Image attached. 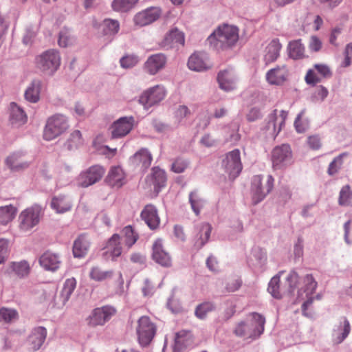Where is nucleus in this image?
<instances>
[{"instance_id": "obj_45", "label": "nucleus", "mask_w": 352, "mask_h": 352, "mask_svg": "<svg viewBox=\"0 0 352 352\" xmlns=\"http://www.w3.org/2000/svg\"><path fill=\"white\" fill-rule=\"evenodd\" d=\"M113 274V271L112 270L103 271L98 267H94L91 268L89 276L95 281H104L111 278Z\"/></svg>"}, {"instance_id": "obj_64", "label": "nucleus", "mask_w": 352, "mask_h": 352, "mask_svg": "<svg viewBox=\"0 0 352 352\" xmlns=\"http://www.w3.org/2000/svg\"><path fill=\"white\" fill-rule=\"evenodd\" d=\"M206 265L211 272H217L219 271V263L216 258L213 256H210L207 258Z\"/></svg>"}, {"instance_id": "obj_60", "label": "nucleus", "mask_w": 352, "mask_h": 352, "mask_svg": "<svg viewBox=\"0 0 352 352\" xmlns=\"http://www.w3.org/2000/svg\"><path fill=\"white\" fill-rule=\"evenodd\" d=\"M342 32V28L340 26H336L331 29V33L329 35V43L334 45L338 46V44L337 43V38L341 34Z\"/></svg>"}, {"instance_id": "obj_4", "label": "nucleus", "mask_w": 352, "mask_h": 352, "mask_svg": "<svg viewBox=\"0 0 352 352\" xmlns=\"http://www.w3.org/2000/svg\"><path fill=\"white\" fill-rule=\"evenodd\" d=\"M68 129V122L65 116L56 114L47 120L43 131V138L50 141L54 140Z\"/></svg>"}, {"instance_id": "obj_16", "label": "nucleus", "mask_w": 352, "mask_h": 352, "mask_svg": "<svg viewBox=\"0 0 352 352\" xmlns=\"http://www.w3.org/2000/svg\"><path fill=\"white\" fill-rule=\"evenodd\" d=\"M166 57L163 54L150 56L144 64V70L150 75H155L164 68Z\"/></svg>"}, {"instance_id": "obj_61", "label": "nucleus", "mask_w": 352, "mask_h": 352, "mask_svg": "<svg viewBox=\"0 0 352 352\" xmlns=\"http://www.w3.org/2000/svg\"><path fill=\"white\" fill-rule=\"evenodd\" d=\"M309 47L313 52H318L322 47L320 39L316 36H311L309 43Z\"/></svg>"}, {"instance_id": "obj_27", "label": "nucleus", "mask_w": 352, "mask_h": 352, "mask_svg": "<svg viewBox=\"0 0 352 352\" xmlns=\"http://www.w3.org/2000/svg\"><path fill=\"white\" fill-rule=\"evenodd\" d=\"M188 66L190 69L197 72L204 71L210 67L206 55L203 53L192 54L188 59Z\"/></svg>"}, {"instance_id": "obj_17", "label": "nucleus", "mask_w": 352, "mask_h": 352, "mask_svg": "<svg viewBox=\"0 0 352 352\" xmlns=\"http://www.w3.org/2000/svg\"><path fill=\"white\" fill-rule=\"evenodd\" d=\"M161 10L156 7H151L138 12L134 17V23L137 25L145 26L155 21L160 16Z\"/></svg>"}, {"instance_id": "obj_63", "label": "nucleus", "mask_w": 352, "mask_h": 352, "mask_svg": "<svg viewBox=\"0 0 352 352\" xmlns=\"http://www.w3.org/2000/svg\"><path fill=\"white\" fill-rule=\"evenodd\" d=\"M305 283L306 284L307 290L310 291L313 293L317 287V282L314 280V277L311 274H307L305 277Z\"/></svg>"}, {"instance_id": "obj_10", "label": "nucleus", "mask_w": 352, "mask_h": 352, "mask_svg": "<svg viewBox=\"0 0 352 352\" xmlns=\"http://www.w3.org/2000/svg\"><path fill=\"white\" fill-rule=\"evenodd\" d=\"M332 76V71L326 64H315L312 69H309L305 77L308 85H315L322 79L329 78Z\"/></svg>"}, {"instance_id": "obj_42", "label": "nucleus", "mask_w": 352, "mask_h": 352, "mask_svg": "<svg viewBox=\"0 0 352 352\" xmlns=\"http://www.w3.org/2000/svg\"><path fill=\"white\" fill-rule=\"evenodd\" d=\"M10 270L19 277H24L29 274L30 267L27 261L12 262L10 263Z\"/></svg>"}, {"instance_id": "obj_15", "label": "nucleus", "mask_w": 352, "mask_h": 352, "mask_svg": "<svg viewBox=\"0 0 352 352\" xmlns=\"http://www.w3.org/2000/svg\"><path fill=\"white\" fill-rule=\"evenodd\" d=\"M104 250V256L105 259L116 261L122 252L120 236L118 234H113L108 240Z\"/></svg>"}, {"instance_id": "obj_33", "label": "nucleus", "mask_w": 352, "mask_h": 352, "mask_svg": "<svg viewBox=\"0 0 352 352\" xmlns=\"http://www.w3.org/2000/svg\"><path fill=\"white\" fill-rule=\"evenodd\" d=\"M89 248V242L84 234L80 235L74 243L73 254L75 257L81 258L85 256Z\"/></svg>"}, {"instance_id": "obj_13", "label": "nucleus", "mask_w": 352, "mask_h": 352, "mask_svg": "<svg viewBox=\"0 0 352 352\" xmlns=\"http://www.w3.org/2000/svg\"><path fill=\"white\" fill-rule=\"evenodd\" d=\"M116 309L110 306L96 308L87 319V323L91 327L103 325L116 314Z\"/></svg>"}, {"instance_id": "obj_30", "label": "nucleus", "mask_w": 352, "mask_h": 352, "mask_svg": "<svg viewBox=\"0 0 352 352\" xmlns=\"http://www.w3.org/2000/svg\"><path fill=\"white\" fill-rule=\"evenodd\" d=\"M42 88V81L34 79L25 91V98L28 101L36 103L40 100V93Z\"/></svg>"}, {"instance_id": "obj_50", "label": "nucleus", "mask_w": 352, "mask_h": 352, "mask_svg": "<svg viewBox=\"0 0 352 352\" xmlns=\"http://www.w3.org/2000/svg\"><path fill=\"white\" fill-rule=\"evenodd\" d=\"M280 277L278 276H274L270 281L267 290L272 296L276 298H280L282 296L280 291Z\"/></svg>"}, {"instance_id": "obj_8", "label": "nucleus", "mask_w": 352, "mask_h": 352, "mask_svg": "<svg viewBox=\"0 0 352 352\" xmlns=\"http://www.w3.org/2000/svg\"><path fill=\"white\" fill-rule=\"evenodd\" d=\"M222 166L230 179L239 176L243 168L240 151L236 148L228 152L222 161Z\"/></svg>"}, {"instance_id": "obj_51", "label": "nucleus", "mask_w": 352, "mask_h": 352, "mask_svg": "<svg viewBox=\"0 0 352 352\" xmlns=\"http://www.w3.org/2000/svg\"><path fill=\"white\" fill-rule=\"evenodd\" d=\"M214 309V306L212 302H206L198 305L195 309V315L200 319L206 318V315Z\"/></svg>"}, {"instance_id": "obj_52", "label": "nucleus", "mask_w": 352, "mask_h": 352, "mask_svg": "<svg viewBox=\"0 0 352 352\" xmlns=\"http://www.w3.org/2000/svg\"><path fill=\"white\" fill-rule=\"evenodd\" d=\"M74 38L68 29H63L59 33L58 45L60 47H66L73 43Z\"/></svg>"}, {"instance_id": "obj_57", "label": "nucleus", "mask_w": 352, "mask_h": 352, "mask_svg": "<svg viewBox=\"0 0 352 352\" xmlns=\"http://www.w3.org/2000/svg\"><path fill=\"white\" fill-rule=\"evenodd\" d=\"M298 275L295 272H291L287 277V283L289 286L288 292H292L294 289L297 287L298 283Z\"/></svg>"}, {"instance_id": "obj_32", "label": "nucleus", "mask_w": 352, "mask_h": 352, "mask_svg": "<svg viewBox=\"0 0 352 352\" xmlns=\"http://www.w3.org/2000/svg\"><path fill=\"white\" fill-rule=\"evenodd\" d=\"M51 207L57 213H65L72 209V204L71 200L63 195L54 197L51 201Z\"/></svg>"}, {"instance_id": "obj_37", "label": "nucleus", "mask_w": 352, "mask_h": 352, "mask_svg": "<svg viewBox=\"0 0 352 352\" xmlns=\"http://www.w3.org/2000/svg\"><path fill=\"white\" fill-rule=\"evenodd\" d=\"M16 214V208L12 205L0 207V225H7L11 222Z\"/></svg>"}, {"instance_id": "obj_46", "label": "nucleus", "mask_w": 352, "mask_h": 352, "mask_svg": "<svg viewBox=\"0 0 352 352\" xmlns=\"http://www.w3.org/2000/svg\"><path fill=\"white\" fill-rule=\"evenodd\" d=\"M287 117V112L285 111H280L278 113L277 110H274V114L272 116V124L274 126V130L275 132L278 133L282 127L285 124V121Z\"/></svg>"}, {"instance_id": "obj_36", "label": "nucleus", "mask_w": 352, "mask_h": 352, "mask_svg": "<svg viewBox=\"0 0 352 352\" xmlns=\"http://www.w3.org/2000/svg\"><path fill=\"white\" fill-rule=\"evenodd\" d=\"M76 286V280L74 278L67 279L64 283L63 287L59 296L60 302H57V304L60 305H65L74 291Z\"/></svg>"}, {"instance_id": "obj_53", "label": "nucleus", "mask_w": 352, "mask_h": 352, "mask_svg": "<svg viewBox=\"0 0 352 352\" xmlns=\"http://www.w3.org/2000/svg\"><path fill=\"white\" fill-rule=\"evenodd\" d=\"M351 199L352 192L350 186L349 185L343 186L340 192L338 199L339 204L341 206H347L349 204Z\"/></svg>"}, {"instance_id": "obj_34", "label": "nucleus", "mask_w": 352, "mask_h": 352, "mask_svg": "<svg viewBox=\"0 0 352 352\" xmlns=\"http://www.w3.org/2000/svg\"><path fill=\"white\" fill-rule=\"evenodd\" d=\"M282 45L278 38H274L267 45L264 56L267 63L275 61L279 56Z\"/></svg>"}, {"instance_id": "obj_7", "label": "nucleus", "mask_w": 352, "mask_h": 352, "mask_svg": "<svg viewBox=\"0 0 352 352\" xmlns=\"http://www.w3.org/2000/svg\"><path fill=\"white\" fill-rule=\"evenodd\" d=\"M43 216L42 208L38 205H34L23 210L19 217V228L23 231H28L38 224Z\"/></svg>"}, {"instance_id": "obj_1", "label": "nucleus", "mask_w": 352, "mask_h": 352, "mask_svg": "<svg viewBox=\"0 0 352 352\" xmlns=\"http://www.w3.org/2000/svg\"><path fill=\"white\" fill-rule=\"evenodd\" d=\"M238 40V28L226 24L219 26L208 38L210 45L217 50H227L235 45Z\"/></svg>"}, {"instance_id": "obj_38", "label": "nucleus", "mask_w": 352, "mask_h": 352, "mask_svg": "<svg viewBox=\"0 0 352 352\" xmlns=\"http://www.w3.org/2000/svg\"><path fill=\"white\" fill-rule=\"evenodd\" d=\"M100 27L104 35L114 36L120 30V23L117 20L106 19L100 24Z\"/></svg>"}, {"instance_id": "obj_19", "label": "nucleus", "mask_w": 352, "mask_h": 352, "mask_svg": "<svg viewBox=\"0 0 352 352\" xmlns=\"http://www.w3.org/2000/svg\"><path fill=\"white\" fill-rule=\"evenodd\" d=\"M140 217L151 230H155L160 226V219L157 210L152 204H148L144 208Z\"/></svg>"}, {"instance_id": "obj_44", "label": "nucleus", "mask_w": 352, "mask_h": 352, "mask_svg": "<svg viewBox=\"0 0 352 352\" xmlns=\"http://www.w3.org/2000/svg\"><path fill=\"white\" fill-rule=\"evenodd\" d=\"M189 335L187 331H181L175 334V344L173 346L174 352H180L185 348L188 342Z\"/></svg>"}, {"instance_id": "obj_40", "label": "nucleus", "mask_w": 352, "mask_h": 352, "mask_svg": "<svg viewBox=\"0 0 352 352\" xmlns=\"http://www.w3.org/2000/svg\"><path fill=\"white\" fill-rule=\"evenodd\" d=\"M7 165L12 170H19L28 167V164L19 153H13L6 159Z\"/></svg>"}, {"instance_id": "obj_55", "label": "nucleus", "mask_w": 352, "mask_h": 352, "mask_svg": "<svg viewBox=\"0 0 352 352\" xmlns=\"http://www.w3.org/2000/svg\"><path fill=\"white\" fill-rule=\"evenodd\" d=\"M241 285V281L238 278H230L226 280V291L228 292H234L239 289Z\"/></svg>"}, {"instance_id": "obj_62", "label": "nucleus", "mask_w": 352, "mask_h": 352, "mask_svg": "<svg viewBox=\"0 0 352 352\" xmlns=\"http://www.w3.org/2000/svg\"><path fill=\"white\" fill-rule=\"evenodd\" d=\"M309 146L314 150H318L321 147L320 138L318 135H311L307 139Z\"/></svg>"}, {"instance_id": "obj_24", "label": "nucleus", "mask_w": 352, "mask_h": 352, "mask_svg": "<svg viewBox=\"0 0 352 352\" xmlns=\"http://www.w3.org/2000/svg\"><path fill=\"white\" fill-rule=\"evenodd\" d=\"M153 160L151 153L146 148H142L136 152L131 158V163L136 167L147 169Z\"/></svg>"}, {"instance_id": "obj_29", "label": "nucleus", "mask_w": 352, "mask_h": 352, "mask_svg": "<svg viewBox=\"0 0 352 352\" xmlns=\"http://www.w3.org/2000/svg\"><path fill=\"white\" fill-rule=\"evenodd\" d=\"M147 179L149 182H151V184L153 186L154 190L157 193L160 191L162 188L166 186V173L158 167H154L152 168V173Z\"/></svg>"}, {"instance_id": "obj_49", "label": "nucleus", "mask_w": 352, "mask_h": 352, "mask_svg": "<svg viewBox=\"0 0 352 352\" xmlns=\"http://www.w3.org/2000/svg\"><path fill=\"white\" fill-rule=\"evenodd\" d=\"M348 153H342L340 154L338 156L335 157L333 160L330 163L327 173L329 175H333L336 173L338 172V170L340 169L342 163H343V158L344 157H347Z\"/></svg>"}, {"instance_id": "obj_54", "label": "nucleus", "mask_w": 352, "mask_h": 352, "mask_svg": "<svg viewBox=\"0 0 352 352\" xmlns=\"http://www.w3.org/2000/svg\"><path fill=\"white\" fill-rule=\"evenodd\" d=\"M9 240L0 239V264L3 263L8 256Z\"/></svg>"}, {"instance_id": "obj_21", "label": "nucleus", "mask_w": 352, "mask_h": 352, "mask_svg": "<svg viewBox=\"0 0 352 352\" xmlns=\"http://www.w3.org/2000/svg\"><path fill=\"white\" fill-rule=\"evenodd\" d=\"M105 181L110 186L119 188L126 183L125 173L119 166L111 167Z\"/></svg>"}, {"instance_id": "obj_56", "label": "nucleus", "mask_w": 352, "mask_h": 352, "mask_svg": "<svg viewBox=\"0 0 352 352\" xmlns=\"http://www.w3.org/2000/svg\"><path fill=\"white\" fill-rule=\"evenodd\" d=\"M138 62V58L134 55H129L122 57L120 60V65L124 68H129L135 66Z\"/></svg>"}, {"instance_id": "obj_18", "label": "nucleus", "mask_w": 352, "mask_h": 352, "mask_svg": "<svg viewBox=\"0 0 352 352\" xmlns=\"http://www.w3.org/2000/svg\"><path fill=\"white\" fill-rule=\"evenodd\" d=\"M153 260L164 267H170L172 263L171 257L164 248L162 239H157L153 245Z\"/></svg>"}, {"instance_id": "obj_31", "label": "nucleus", "mask_w": 352, "mask_h": 352, "mask_svg": "<svg viewBox=\"0 0 352 352\" xmlns=\"http://www.w3.org/2000/svg\"><path fill=\"white\" fill-rule=\"evenodd\" d=\"M28 118L23 110L16 103L10 104V121L12 125L21 126L27 122Z\"/></svg>"}, {"instance_id": "obj_35", "label": "nucleus", "mask_w": 352, "mask_h": 352, "mask_svg": "<svg viewBox=\"0 0 352 352\" xmlns=\"http://www.w3.org/2000/svg\"><path fill=\"white\" fill-rule=\"evenodd\" d=\"M351 326L349 320L346 317H342L340 325L333 330L336 336L335 342L341 343L349 336Z\"/></svg>"}, {"instance_id": "obj_48", "label": "nucleus", "mask_w": 352, "mask_h": 352, "mask_svg": "<svg viewBox=\"0 0 352 352\" xmlns=\"http://www.w3.org/2000/svg\"><path fill=\"white\" fill-rule=\"evenodd\" d=\"M18 318V312L13 309L2 307L0 309V322L10 323Z\"/></svg>"}, {"instance_id": "obj_5", "label": "nucleus", "mask_w": 352, "mask_h": 352, "mask_svg": "<svg viewBox=\"0 0 352 352\" xmlns=\"http://www.w3.org/2000/svg\"><path fill=\"white\" fill-rule=\"evenodd\" d=\"M274 179L272 176L267 175L263 179L261 175H255L252 179V195L254 204L262 201L273 188Z\"/></svg>"}, {"instance_id": "obj_59", "label": "nucleus", "mask_w": 352, "mask_h": 352, "mask_svg": "<svg viewBox=\"0 0 352 352\" xmlns=\"http://www.w3.org/2000/svg\"><path fill=\"white\" fill-rule=\"evenodd\" d=\"M190 114V111L186 106H179L175 112V117L181 122L184 118L188 117Z\"/></svg>"}, {"instance_id": "obj_14", "label": "nucleus", "mask_w": 352, "mask_h": 352, "mask_svg": "<svg viewBox=\"0 0 352 352\" xmlns=\"http://www.w3.org/2000/svg\"><path fill=\"white\" fill-rule=\"evenodd\" d=\"M133 117H122L114 122L110 127L112 138H120L126 136L133 126Z\"/></svg>"}, {"instance_id": "obj_28", "label": "nucleus", "mask_w": 352, "mask_h": 352, "mask_svg": "<svg viewBox=\"0 0 352 352\" xmlns=\"http://www.w3.org/2000/svg\"><path fill=\"white\" fill-rule=\"evenodd\" d=\"M219 87L226 91L233 90L236 87L234 73L230 69L221 71L217 76Z\"/></svg>"}, {"instance_id": "obj_25", "label": "nucleus", "mask_w": 352, "mask_h": 352, "mask_svg": "<svg viewBox=\"0 0 352 352\" xmlns=\"http://www.w3.org/2000/svg\"><path fill=\"white\" fill-rule=\"evenodd\" d=\"M39 263L46 270L54 272L59 268L61 261L58 254L47 251L41 255Z\"/></svg>"}, {"instance_id": "obj_12", "label": "nucleus", "mask_w": 352, "mask_h": 352, "mask_svg": "<svg viewBox=\"0 0 352 352\" xmlns=\"http://www.w3.org/2000/svg\"><path fill=\"white\" fill-rule=\"evenodd\" d=\"M292 158V151L288 144L277 146L272 151L271 160L274 170L282 168Z\"/></svg>"}, {"instance_id": "obj_20", "label": "nucleus", "mask_w": 352, "mask_h": 352, "mask_svg": "<svg viewBox=\"0 0 352 352\" xmlns=\"http://www.w3.org/2000/svg\"><path fill=\"white\" fill-rule=\"evenodd\" d=\"M288 74L287 67L283 65L269 70L266 74V79L271 85H280L286 81Z\"/></svg>"}, {"instance_id": "obj_2", "label": "nucleus", "mask_w": 352, "mask_h": 352, "mask_svg": "<svg viewBox=\"0 0 352 352\" xmlns=\"http://www.w3.org/2000/svg\"><path fill=\"white\" fill-rule=\"evenodd\" d=\"M250 317L246 322H241L236 325L234 331L236 336L255 339L263 333L265 323V318L257 313L251 314Z\"/></svg>"}, {"instance_id": "obj_41", "label": "nucleus", "mask_w": 352, "mask_h": 352, "mask_svg": "<svg viewBox=\"0 0 352 352\" xmlns=\"http://www.w3.org/2000/svg\"><path fill=\"white\" fill-rule=\"evenodd\" d=\"M121 233L124 238V244L128 249L131 248L138 239V233L135 232L131 226L124 227Z\"/></svg>"}, {"instance_id": "obj_22", "label": "nucleus", "mask_w": 352, "mask_h": 352, "mask_svg": "<svg viewBox=\"0 0 352 352\" xmlns=\"http://www.w3.org/2000/svg\"><path fill=\"white\" fill-rule=\"evenodd\" d=\"M47 334V331L45 327H37L34 328L28 339L30 349L33 351L38 350L44 343Z\"/></svg>"}, {"instance_id": "obj_26", "label": "nucleus", "mask_w": 352, "mask_h": 352, "mask_svg": "<svg viewBox=\"0 0 352 352\" xmlns=\"http://www.w3.org/2000/svg\"><path fill=\"white\" fill-rule=\"evenodd\" d=\"M195 229L197 234L195 239V246L199 249L208 241L212 227L208 223H202L197 225Z\"/></svg>"}, {"instance_id": "obj_43", "label": "nucleus", "mask_w": 352, "mask_h": 352, "mask_svg": "<svg viewBox=\"0 0 352 352\" xmlns=\"http://www.w3.org/2000/svg\"><path fill=\"white\" fill-rule=\"evenodd\" d=\"M139 0H113L111 7L114 11L125 12L132 9Z\"/></svg>"}, {"instance_id": "obj_11", "label": "nucleus", "mask_w": 352, "mask_h": 352, "mask_svg": "<svg viewBox=\"0 0 352 352\" xmlns=\"http://www.w3.org/2000/svg\"><path fill=\"white\" fill-rule=\"evenodd\" d=\"M166 96V91L162 86L156 85L148 89L140 96L139 102L145 109H148L153 105L162 101Z\"/></svg>"}, {"instance_id": "obj_58", "label": "nucleus", "mask_w": 352, "mask_h": 352, "mask_svg": "<svg viewBox=\"0 0 352 352\" xmlns=\"http://www.w3.org/2000/svg\"><path fill=\"white\" fill-rule=\"evenodd\" d=\"M188 166V162L181 158L177 159L172 164L171 170L177 173L184 172Z\"/></svg>"}, {"instance_id": "obj_47", "label": "nucleus", "mask_w": 352, "mask_h": 352, "mask_svg": "<svg viewBox=\"0 0 352 352\" xmlns=\"http://www.w3.org/2000/svg\"><path fill=\"white\" fill-rule=\"evenodd\" d=\"M189 201L192 207V209L195 213L198 215L199 214L201 208L204 205V199L199 196L198 192L195 190L191 192L189 195Z\"/></svg>"}, {"instance_id": "obj_6", "label": "nucleus", "mask_w": 352, "mask_h": 352, "mask_svg": "<svg viewBox=\"0 0 352 352\" xmlns=\"http://www.w3.org/2000/svg\"><path fill=\"white\" fill-rule=\"evenodd\" d=\"M157 331L156 325L148 316H142L138 321L136 333L140 344L148 345L154 338Z\"/></svg>"}, {"instance_id": "obj_3", "label": "nucleus", "mask_w": 352, "mask_h": 352, "mask_svg": "<svg viewBox=\"0 0 352 352\" xmlns=\"http://www.w3.org/2000/svg\"><path fill=\"white\" fill-rule=\"evenodd\" d=\"M60 60V56L57 50H48L36 57L35 65L43 74L53 76L59 69Z\"/></svg>"}, {"instance_id": "obj_39", "label": "nucleus", "mask_w": 352, "mask_h": 352, "mask_svg": "<svg viewBox=\"0 0 352 352\" xmlns=\"http://www.w3.org/2000/svg\"><path fill=\"white\" fill-rule=\"evenodd\" d=\"M288 51L289 56L293 59H300L305 56V47L301 43V40L289 42Z\"/></svg>"}, {"instance_id": "obj_23", "label": "nucleus", "mask_w": 352, "mask_h": 352, "mask_svg": "<svg viewBox=\"0 0 352 352\" xmlns=\"http://www.w3.org/2000/svg\"><path fill=\"white\" fill-rule=\"evenodd\" d=\"M185 38L183 32L177 29H173L167 33L161 43V45L164 48L177 47L179 45H184Z\"/></svg>"}, {"instance_id": "obj_9", "label": "nucleus", "mask_w": 352, "mask_h": 352, "mask_svg": "<svg viewBox=\"0 0 352 352\" xmlns=\"http://www.w3.org/2000/svg\"><path fill=\"white\" fill-rule=\"evenodd\" d=\"M105 169L99 165L89 167L82 172L78 177V184L81 187H88L99 182L103 177Z\"/></svg>"}]
</instances>
